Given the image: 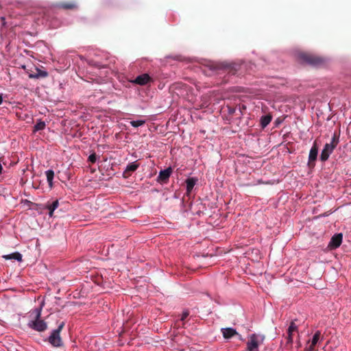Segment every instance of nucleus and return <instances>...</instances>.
I'll use <instances>...</instances> for the list:
<instances>
[{
	"label": "nucleus",
	"instance_id": "nucleus-4",
	"mask_svg": "<svg viewBox=\"0 0 351 351\" xmlns=\"http://www.w3.org/2000/svg\"><path fill=\"white\" fill-rule=\"evenodd\" d=\"M298 60L301 63H306L315 66H319L323 62L321 58L304 53L298 55Z\"/></svg>",
	"mask_w": 351,
	"mask_h": 351
},
{
	"label": "nucleus",
	"instance_id": "nucleus-16",
	"mask_svg": "<svg viewBox=\"0 0 351 351\" xmlns=\"http://www.w3.org/2000/svg\"><path fill=\"white\" fill-rule=\"evenodd\" d=\"M5 259H13L21 262L22 261V254L19 252H14L3 256Z\"/></svg>",
	"mask_w": 351,
	"mask_h": 351
},
{
	"label": "nucleus",
	"instance_id": "nucleus-2",
	"mask_svg": "<svg viewBox=\"0 0 351 351\" xmlns=\"http://www.w3.org/2000/svg\"><path fill=\"white\" fill-rule=\"evenodd\" d=\"M265 336L262 335L252 334L247 342L246 351H259V346L263 343Z\"/></svg>",
	"mask_w": 351,
	"mask_h": 351
},
{
	"label": "nucleus",
	"instance_id": "nucleus-8",
	"mask_svg": "<svg viewBox=\"0 0 351 351\" xmlns=\"http://www.w3.org/2000/svg\"><path fill=\"white\" fill-rule=\"evenodd\" d=\"M151 81V77L147 73H143L138 75L133 81L132 83L136 84L141 86L147 84Z\"/></svg>",
	"mask_w": 351,
	"mask_h": 351
},
{
	"label": "nucleus",
	"instance_id": "nucleus-3",
	"mask_svg": "<svg viewBox=\"0 0 351 351\" xmlns=\"http://www.w3.org/2000/svg\"><path fill=\"white\" fill-rule=\"evenodd\" d=\"M64 326V322H62L61 324H60L58 328L52 330L50 336L49 337V342L53 347H60L62 346V341L60 336V333Z\"/></svg>",
	"mask_w": 351,
	"mask_h": 351
},
{
	"label": "nucleus",
	"instance_id": "nucleus-21",
	"mask_svg": "<svg viewBox=\"0 0 351 351\" xmlns=\"http://www.w3.org/2000/svg\"><path fill=\"white\" fill-rule=\"evenodd\" d=\"M47 76V73L45 71L39 70L38 73L35 75L31 74L29 75V77L31 78H38L39 77H45Z\"/></svg>",
	"mask_w": 351,
	"mask_h": 351
},
{
	"label": "nucleus",
	"instance_id": "nucleus-5",
	"mask_svg": "<svg viewBox=\"0 0 351 351\" xmlns=\"http://www.w3.org/2000/svg\"><path fill=\"white\" fill-rule=\"evenodd\" d=\"M335 141V136H333V138H332L331 143H326L324 145V149H322L321 155H320V160L322 161H324V162L326 161L328 159L330 155L332 153L333 150L335 149V148L337 145V143L334 144Z\"/></svg>",
	"mask_w": 351,
	"mask_h": 351
},
{
	"label": "nucleus",
	"instance_id": "nucleus-29",
	"mask_svg": "<svg viewBox=\"0 0 351 351\" xmlns=\"http://www.w3.org/2000/svg\"><path fill=\"white\" fill-rule=\"evenodd\" d=\"M234 112V109H230V110H229V112H230V114H232Z\"/></svg>",
	"mask_w": 351,
	"mask_h": 351
},
{
	"label": "nucleus",
	"instance_id": "nucleus-27",
	"mask_svg": "<svg viewBox=\"0 0 351 351\" xmlns=\"http://www.w3.org/2000/svg\"><path fill=\"white\" fill-rule=\"evenodd\" d=\"M2 163L5 164L3 162V160L0 159V174L3 173V167H2Z\"/></svg>",
	"mask_w": 351,
	"mask_h": 351
},
{
	"label": "nucleus",
	"instance_id": "nucleus-19",
	"mask_svg": "<svg viewBox=\"0 0 351 351\" xmlns=\"http://www.w3.org/2000/svg\"><path fill=\"white\" fill-rule=\"evenodd\" d=\"M146 122L145 119H139L136 121H131L130 125L134 128H138L144 125Z\"/></svg>",
	"mask_w": 351,
	"mask_h": 351
},
{
	"label": "nucleus",
	"instance_id": "nucleus-22",
	"mask_svg": "<svg viewBox=\"0 0 351 351\" xmlns=\"http://www.w3.org/2000/svg\"><path fill=\"white\" fill-rule=\"evenodd\" d=\"M320 335H321V332L320 331L317 330L313 335L311 341V343L313 344V346H315L319 339V337H320Z\"/></svg>",
	"mask_w": 351,
	"mask_h": 351
},
{
	"label": "nucleus",
	"instance_id": "nucleus-24",
	"mask_svg": "<svg viewBox=\"0 0 351 351\" xmlns=\"http://www.w3.org/2000/svg\"><path fill=\"white\" fill-rule=\"evenodd\" d=\"M97 160V156L95 153L91 154L88 158V162L95 163Z\"/></svg>",
	"mask_w": 351,
	"mask_h": 351
},
{
	"label": "nucleus",
	"instance_id": "nucleus-14",
	"mask_svg": "<svg viewBox=\"0 0 351 351\" xmlns=\"http://www.w3.org/2000/svg\"><path fill=\"white\" fill-rule=\"evenodd\" d=\"M47 180L50 189L53 187V180L54 178V171L52 169H48L45 171Z\"/></svg>",
	"mask_w": 351,
	"mask_h": 351
},
{
	"label": "nucleus",
	"instance_id": "nucleus-12",
	"mask_svg": "<svg viewBox=\"0 0 351 351\" xmlns=\"http://www.w3.org/2000/svg\"><path fill=\"white\" fill-rule=\"evenodd\" d=\"M221 332L225 339H230L237 334L236 330L232 328H222Z\"/></svg>",
	"mask_w": 351,
	"mask_h": 351
},
{
	"label": "nucleus",
	"instance_id": "nucleus-26",
	"mask_svg": "<svg viewBox=\"0 0 351 351\" xmlns=\"http://www.w3.org/2000/svg\"><path fill=\"white\" fill-rule=\"evenodd\" d=\"M314 346H313V344L311 343V345H309L308 347H306V350L307 351H314Z\"/></svg>",
	"mask_w": 351,
	"mask_h": 351
},
{
	"label": "nucleus",
	"instance_id": "nucleus-11",
	"mask_svg": "<svg viewBox=\"0 0 351 351\" xmlns=\"http://www.w3.org/2000/svg\"><path fill=\"white\" fill-rule=\"evenodd\" d=\"M58 206H59V201L58 199L53 201L51 204H48L46 206L47 209L49 210V217H53L54 210H56L58 208Z\"/></svg>",
	"mask_w": 351,
	"mask_h": 351
},
{
	"label": "nucleus",
	"instance_id": "nucleus-18",
	"mask_svg": "<svg viewBox=\"0 0 351 351\" xmlns=\"http://www.w3.org/2000/svg\"><path fill=\"white\" fill-rule=\"evenodd\" d=\"M138 166L139 165L137 163V161L130 162L126 166L125 171H134L138 169Z\"/></svg>",
	"mask_w": 351,
	"mask_h": 351
},
{
	"label": "nucleus",
	"instance_id": "nucleus-20",
	"mask_svg": "<svg viewBox=\"0 0 351 351\" xmlns=\"http://www.w3.org/2000/svg\"><path fill=\"white\" fill-rule=\"evenodd\" d=\"M21 109V108H19V107L16 108V117L19 119H21V120H26V119H29V116L27 114H23V113H21V112L18 111V110H20Z\"/></svg>",
	"mask_w": 351,
	"mask_h": 351
},
{
	"label": "nucleus",
	"instance_id": "nucleus-28",
	"mask_svg": "<svg viewBox=\"0 0 351 351\" xmlns=\"http://www.w3.org/2000/svg\"><path fill=\"white\" fill-rule=\"evenodd\" d=\"M3 101V94L0 93V105L2 104Z\"/></svg>",
	"mask_w": 351,
	"mask_h": 351
},
{
	"label": "nucleus",
	"instance_id": "nucleus-15",
	"mask_svg": "<svg viewBox=\"0 0 351 351\" xmlns=\"http://www.w3.org/2000/svg\"><path fill=\"white\" fill-rule=\"evenodd\" d=\"M196 182H197V179H195L194 178H190L186 180L187 193H191V191L193 190L194 186L195 185Z\"/></svg>",
	"mask_w": 351,
	"mask_h": 351
},
{
	"label": "nucleus",
	"instance_id": "nucleus-7",
	"mask_svg": "<svg viewBox=\"0 0 351 351\" xmlns=\"http://www.w3.org/2000/svg\"><path fill=\"white\" fill-rule=\"evenodd\" d=\"M343 234L341 233H338L332 237L328 246L331 249H336L340 246L342 243Z\"/></svg>",
	"mask_w": 351,
	"mask_h": 351
},
{
	"label": "nucleus",
	"instance_id": "nucleus-9",
	"mask_svg": "<svg viewBox=\"0 0 351 351\" xmlns=\"http://www.w3.org/2000/svg\"><path fill=\"white\" fill-rule=\"evenodd\" d=\"M171 173H172V170H171V167L167 168L164 170H161L159 172V175L158 176V180L162 181V182H166L169 180Z\"/></svg>",
	"mask_w": 351,
	"mask_h": 351
},
{
	"label": "nucleus",
	"instance_id": "nucleus-10",
	"mask_svg": "<svg viewBox=\"0 0 351 351\" xmlns=\"http://www.w3.org/2000/svg\"><path fill=\"white\" fill-rule=\"evenodd\" d=\"M318 154V147L315 143H314L313 145L310 149L309 155H308V162H314L317 157Z\"/></svg>",
	"mask_w": 351,
	"mask_h": 351
},
{
	"label": "nucleus",
	"instance_id": "nucleus-1",
	"mask_svg": "<svg viewBox=\"0 0 351 351\" xmlns=\"http://www.w3.org/2000/svg\"><path fill=\"white\" fill-rule=\"evenodd\" d=\"M44 305L45 303L43 301L39 307L33 308L28 313L29 321L27 326L29 328L38 332H43L47 328V323L40 319Z\"/></svg>",
	"mask_w": 351,
	"mask_h": 351
},
{
	"label": "nucleus",
	"instance_id": "nucleus-13",
	"mask_svg": "<svg viewBox=\"0 0 351 351\" xmlns=\"http://www.w3.org/2000/svg\"><path fill=\"white\" fill-rule=\"evenodd\" d=\"M272 117L270 114L262 116L260 119V123L263 128H266L271 122Z\"/></svg>",
	"mask_w": 351,
	"mask_h": 351
},
{
	"label": "nucleus",
	"instance_id": "nucleus-25",
	"mask_svg": "<svg viewBox=\"0 0 351 351\" xmlns=\"http://www.w3.org/2000/svg\"><path fill=\"white\" fill-rule=\"evenodd\" d=\"M189 315V312L188 310H185L182 312L180 319L184 321Z\"/></svg>",
	"mask_w": 351,
	"mask_h": 351
},
{
	"label": "nucleus",
	"instance_id": "nucleus-6",
	"mask_svg": "<svg viewBox=\"0 0 351 351\" xmlns=\"http://www.w3.org/2000/svg\"><path fill=\"white\" fill-rule=\"evenodd\" d=\"M295 320H293L290 323V325L287 329V336L285 337L287 339V344H289L291 346L293 341V335L294 332H298V326L295 324Z\"/></svg>",
	"mask_w": 351,
	"mask_h": 351
},
{
	"label": "nucleus",
	"instance_id": "nucleus-17",
	"mask_svg": "<svg viewBox=\"0 0 351 351\" xmlns=\"http://www.w3.org/2000/svg\"><path fill=\"white\" fill-rule=\"evenodd\" d=\"M46 124L41 119H38L36 122V125L34 127V132H38L39 130H43L45 129Z\"/></svg>",
	"mask_w": 351,
	"mask_h": 351
},
{
	"label": "nucleus",
	"instance_id": "nucleus-23",
	"mask_svg": "<svg viewBox=\"0 0 351 351\" xmlns=\"http://www.w3.org/2000/svg\"><path fill=\"white\" fill-rule=\"evenodd\" d=\"M60 6L64 9H73L76 8V5L73 3H62Z\"/></svg>",
	"mask_w": 351,
	"mask_h": 351
}]
</instances>
